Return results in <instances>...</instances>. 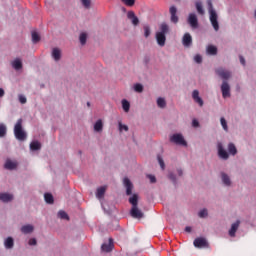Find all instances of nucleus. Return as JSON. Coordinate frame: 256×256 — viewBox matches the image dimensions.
Wrapping results in <instances>:
<instances>
[{
	"instance_id": "24",
	"label": "nucleus",
	"mask_w": 256,
	"mask_h": 256,
	"mask_svg": "<svg viewBox=\"0 0 256 256\" xmlns=\"http://www.w3.org/2000/svg\"><path fill=\"white\" fill-rule=\"evenodd\" d=\"M4 246L6 249H12L14 247V240L12 237H8L5 242Z\"/></svg>"
},
{
	"instance_id": "58",
	"label": "nucleus",
	"mask_w": 256,
	"mask_h": 256,
	"mask_svg": "<svg viewBox=\"0 0 256 256\" xmlns=\"http://www.w3.org/2000/svg\"><path fill=\"white\" fill-rule=\"evenodd\" d=\"M255 18H256V10H255Z\"/></svg>"
},
{
	"instance_id": "45",
	"label": "nucleus",
	"mask_w": 256,
	"mask_h": 256,
	"mask_svg": "<svg viewBox=\"0 0 256 256\" xmlns=\"http://www.w3.org/2000/svg\"><path fill=\"white\" fill-rule=\"evenodd\" d=\"M18 99H19V102H20L21 104H26V103H27V98H26V96H23L22 94H20V95L18 96Z\"/></svg>"
},
{
	"instance_id": "36",
	"label": "nucleus",
	"mask_w": 256,
	"mask_h": 256,
	"mask_svg": "<svg viewBox=\"0 0 256 256\" xmlns=\"http://www.w3.org/2000/svg\"><path fill=\"white\" fill-rule=\"evenodd\" d=\"M220 123H221L223 130L228 132L229 128H228V123H227L226 118H220Z\"/></svg>"
},
{
	"instance_id": "11",
	"label": "nucleus",
	"mask_w": 256,
	"mask_h": 256,
	"mask_svg": "<svg viewBox=\"0 0 256 256\" xmlns=\"http://www.w3.org/2000/svg\"><path fill=\"white\" fill-rule=\"evenodd\" d=\"M130 215L134 219H142V218H144V213L141 210H139L138 206L131 208Z\"/></svg>"
},
{
	"instance_id": "9",
	"label": "nucleus",
	"mask_w": 256,
	"mask_h": 256,
	"mask_svg": "<svg viewBox=\"0 0 256 256\" xmlns=\"http://www.w3.org/2000/svg\"><path fill=\"white\" fill-rule=\"evenodd\" d=\"M177 8L176 6H170L169 13H170V21L174 24H177L179 22V17L177 16Z\"/></svg>"
},
{
	"instance_id": "1",
	"label": "nucleus",
	"mask_w": 256,
	"mask_h": 256,
	"mask_svg": "<svg viewBox=\"0 0 256 256\" xmlns=\"http://www.w3.org/2000/svg\"><path fill=\"white\" fill-rule=\"evenodd\" d=\"M207 5H208V12L210 15L209 16L210 23H211L214 31L218 32L220 30V25L218 22V14H217L216 10L214 9L212 0H208Z\"/></svg>"
},
{
	"instance_id": "26",
	"label": "nucleus",
	"mask_w": 256,
	"mask_h": 256,
	"mask_svg": "<svg viewBox=\"0 0 256 256\" xmlns=\"http://www.w3.org/2000/svg\"><path fill=\"white\" fill-rule=\"evenodd\" d=\"M228 152H229L230 155H233V156L237 155L238 150H237L236 146L233 143L228 144Z\"/></svg>"
},
{
	"instance_id": "41",
	"label": "nucleus",
	"mask_w": 256,
	"mask_h": 256,
	"mask_svg": "<svg viewBox=\"0 0 256 256\" xmlns=\"http://www.w3.org/2000/svg\"><path fill=\"white\" fill-rule=\"evenodd\" d=\"M58 217L60 219L69 220L68 214L66 212H64V211H59L58 212Z\"/></svg>"
},
{
	"instance_id": "4",
	"label": "nucleus",
	"mask_w": 256,
	"mask_h": 256,
	"mask_svg": "<svg viewBox=\"0 0 256 256\" xmlns=\"http://www.w3.org/2000/svg\"><path fill=\"white\" fill-rule=\"evenodd\" d=\"M221 92H222V97L224 99L231 97V86L224 80L221 84Z\"/></svg>"
},
{
	"instance_id": "3",
	"label": "nucleus",
	"mask_w": 256,
	"mask_h": 256,
	"mask_svg": "<svg viewBox=\"0 0 256 256\" xmlns=\"http://www.w3.org/2000/svg\"><path fill=\"white\" fill-rule=\"evenodd\" d=\"M14 136L19 141H25L27 139V134L23 130V120L19 118L14 125Z\"/></svg>"
},
{
	"instance_id": "52",
	"label": "nucleus",
	"mask_w": 256,
	"mask_h": 256,
	"mask_svg": "<svg viewBox=\"0 0 256 256\" xmlns=\"http://www.w3.org/2000/svg\"><path fill=\"white\" fill-rule=\"evenodd\" d=\"M148 178L150 179V182L151 183H156V177L152 176V175H149Z\"/></svg>"
},
{
	"instance_id": "29",
	"label": "nucleus",
	"mask_w": 256,
	"mask_h": 256,
	"mask_svg": "<svg viewBox=\"0 0 256 256\" xmlns=\"http://www.w3.org/2000/svg\"><path fill=\"white\" fill-rule=\"evenodd\" d=\"M207 53L209 55H217L218 54V48H216V46H207Z\"/></svg>"
},
{
	"instance_id": "43",
	"label": "nucleus",
	"mask_w": 256,
	"mask_h": 256,
	"mask_svg": "<svg viewBox=\"0 0 256 256\" xmlns=\"http://www.w3.org/2000/svg\"><path fill=\"white\" fill-rule=\"evenodd\" d=\"M126 6L132 7L135 5L136 0H121Z\"/></svg>"
},
{
	"instance_id": "57",
	"label": "nucleus",
	"mask_w": 256,
	"mask_h": 256,
	"mask_svg": "<svg viewBox=\"0 0 256 256\" xmlns=\"http://www.w3.org/2000/svg\"><path fill=\"white\" fill-rule=\"evenodd\" d=\"M122 10L125 12V11H126V8H122Z\"/></svg>"
},
{
	"instance_id": "38",
	"label": "nucleus",
	"mask_w": 256,
	"mask_h": 256,
	"mask_svg": "<svg viewBox=\"0 0 256 256\" xmlns=\"http://www.w3.org/2000/svg\"><path fill=\"white\" fill-rule=\"evenodd\" d=\"M79 41L81 45H85L87 43V34H85V32H82V34H80Z\"/></svg>"
},
{
	"instance_id": "48",
	"label": "nucleus",
	"mask_w": 256,
	"mask_h": 256,
	"mask_svg": "<svg viewBox=\"0 0 256 256\" xmlns=\"http://www.w3.org/2000/svg\"><path fill=\"white\" fill-rule=\"evenodd\" d=\"M192 126L198 128L200 126V122L196 119L192 120Z\"/></svg>"
},
{
	"instance_id": "23",
	"label": "nucleus",
	"mask_w": 256,
	"mask_h": 256,
	"mask_svg": "<svg viewBox=\"0 0 256 256\" xmlns=\"http://www.w3.org/2000/svg\"><path fill=\"white\" fill-rule=\"evenodd\" d=\"M138 200L139 197L137 194L132 195V197L129 198V203L132 205V207H138Z\"/></svg>"
},
{
	"instance_id": "22",
	"label": "nucleus",
	"mask_w": 256,
	"mask_h": 256,
	"mask_svg": "<svg viewBox=\"0 0 256 256\" xmlns=\"http://www.w3.org/2000/svg\"><path fill=\"white\" fill-rule=\"evenodd\" d=\"M34 231V227L32 225H25L21 227V232L23 234H30Z\"/></svg>"
},
{
	"instance_id": "32",
	"label": "nucleus",
	"mask_w": 256,
	"mask_h": 256,
	"mask_svg": "<svg viewBox=\"0 0 256 256\" xmlns=\"http://www.w3.org/2000/svg\"><path fill=\"white\" fill-rule=\"evenodd\" d=\"M31 37H32V42L34 44H37L41 40V36L38 34V32H32Z\"/></svg>"
},
{
	"instance_id": "37",
	"label": "nucleus",
	"mask_w": 256,
	"mask_h": 256,
	"mask_svg": "<svg viewBox=\"0 0 256 256\" xmlns=\"http://www.w3.org/2000/svg\"><path fill=\"white\" fill-rule=\"evenodd\" d=\"M7 134V127L5 124H0V138L5 137Z\"/></svg>"
},
{
	"instance_id": "7",
	"label": "nucleus",
	"mask_w": 256,
	"mask_h": 256,
	"mask_svg": "<svg viewBox=\"0 0 256 256\" xmlns=\"http://www.w3.org/2000/svg\"><path fill=\"white\" fill-rule=\"evenodd\" d=\"M215 72L223 80H228L232 76L231 72L229 70H224V68H217Z\"/></svg>"
},
{
	"instance_id": "16",
	"label": "nucleus",
	"mask_w": 256,
	"mask_h": 256,
	"mask_svg": "<svg viewBox=\"0 0 256 256\" xmlns=\"http://www.w3.org/2000/svg\"><path fill=\"white\" fill-rule=\"evenodd\" d=\"M192 42H193V38L191 34L189 33L184 34L183 40H182L183 46L190 47L192 45Z\"/></svg>"
},
{
	"instance_id": "17",
	"label": "nucleus",
	"mask_w": 256,
	"mask_h": 256,
	"mask_svg": "<svg viewBox=\"0 0 256 256\" xmlns=\"http://www.w3.org/2000/svg\"><path fill=\"white\" fill-rule=\"evenodd\" d=\"M11 66L16 71L21 70L23 68L22 60H20V58H15V60L11 62Z\"/></svg>"
},
{
	"instance_id": "54",
	"label": "nucleus",
	"mask_w": 256,
	"mask_h": 256,
	"mask_svg": "<svg viewBox=\"0 0 256 256\" xmlns=\"http://www.w3.org/2000/svg\"><path fill=\"white\" fill-rule=\"evenodd\" d=\"M185 232L191 233L192 232V228L191 227H186L185 228Z\"/></svg>"
},
{
	"instance_id": "47",
	"label": "nucleus",
	"mask_w": 256,
	"mask_h": 256,
	"mask_svg": "<svg viewBox=\"0 0 256 256\" xmlns=\"http://www.w3.org/2000/svg\"><path fill=\"white\" fill-rule=\"evenodd\" d=\"M158 163H159L161 169L165 170V167H166L165 166V162H164V160L161 157H158Z\"/></svg>"
},
{
	"instance_id": "13",
	"label": "nucleus",
	"mask_w": 256,
	"mask_h": 256,
	"mask_svg": "<svg viewBox=\"0 0 256 256\" xmlns=\"http://www.w3.org/2000/svg\"><path fill=\"white\" fill-rule=\"evenodd\" d=\"M123 184L126 188V195L131 196L134 186H133L132 182L130 181V179L124 178Z\"/></svg>"
},
{
	"instance_id": "5",
	"label": "nucleus",
	"mask_w": 256,
	"mask_h": 256,
	"mask_svg": "<svg viewBox=\"0 0 256 256\" xmlns=\"http://www.w3.org/2000/svg\"><path fill=\"white\" fill-rule=\"evenodd\" d=\"M170 142H173L176 145L187 146V142L185 141L184 137L181 134H174L170 138Z\"/></svg>"
},
{
	"instance_id": "14",
	"label": "nucleus",
	"mask_w": 256,
	"mask_h": 256,
	"mask_svg": "<svg viewBox=\"0 0 256 256\" xmlns=\"http://www.w3.org/2000/svg\"><path fill=\"white\" fill-rule=\"evenodd\" d=\"M127 18L129 20H131V23L134 26H138L139 23H140V20H139L138 16H136L135 12H133V11L127 12Z\"/></svg>"
},
{
	"instance_id": "25",
	"label": "nucleus",
	"mask_w": 256,
	"mask_h": 256,
	"mask_svg": "<svg viewBox=\"0 0 256 256\" xmlns=\"http://www.w3.org/2000/svg\"><path fill=\"white\" fill-rule=\"evenodd\" d=\"M122 104V109L125 113H128L130 111L131 108V104L128 100H122L121 102Z\"/></svg>"
},
{
	"instance_id": "10",
	"label": "nucleus",
	"mask_w": 256,
	"mask_h": 256,
	"mask_svg": "<svg viewBox=\"0 0 256 256\" xmlns=\"http://www.w3.org/2000/svg\"><path fill=\"white\" fill-rule=\"evenodd\" d=\"M192 99L194 100L195 103H197L200 107L204 106V100L200 96L199 90H193L192 92Z\"/></svg>"
},
{
	"instance_id": "46",
	"label": "nucleus",
	"mask_w": 256,
	"mask_h": 256,
	"mask_svg": "<svg viewBox=\"0 0 256 256\" xmlns=\"http://www.w3.org/2000/svg\"><path fill=\"white\" fill-rule=\"evenodd\" d=\"M194 61L198 64L202 63L203 58L202 56H200V54H196V56H194Z\"/></svg>"
},
{
	"instance_id": "8",
	"label": "nucleus",
	"mask_w": 256,
	"mask_h": 256,
	"mask_svg": "<svg viewBox=\"0 0 256 256\" xmlns=\"http://www.w3.org/2000/svg\"><path fill=\"white\" fill-rule=\"evenodd\" d=\"M217 149H218V156L219 158L223 160H228L229 159V153L224 149V146L222 143L217 144Z\"/></svg>"
},
{
	"instance_id": "34",
	"label": "nucleus",
	"mask_w": 256,
	"mask_h": 256,
	"mask_svg": "<svg viewBox=\"0 0 256 256\" xmlns=\"http://www.w3.org/2000/svg\"><path fill=\"white\" fill-rule=\"evenodd\" d=\"M44 200L47 204H53L54 203V197L52 194L46 193L44 194Z\"/></svg>"
},
{
	"instance_id": "12",
	"label": "nucleus",
	"mask_w": 256,
	"mask_h": 256,
	"mask_svg": "<svg viewBox=\"0 0 256 256\" xmlns=\"http://www.w3.org/2000/svg\"><path fill=\"white\" fill-rule=\"evenodd\" d=\"M188 24L193 28L197 29L199 26L198 18L196 14H189L188 16Z\"/></svg>"
},
{
	"instance_id": "6",
	"label": "nucleus",
	"mask_w": 256,
	"mask_h": 256,
	"mask_svg": "<svg viewBox=\"0 0 256 256\" xmlns=\"http://www.w3.org/2000/svg\"><path fill=\"white\" fill-rule=\"evenodd\" d=\"M195 248H209V243L205 238H196L193 242Z\"/></svg>"
},
{
	"instance_id": "35",
	"label": "nucleus",
	"mask_w": 256,
	"mask_h": 256,
	"mask_svg": "<svg viewBox=\"0 0 256 256\" xmlns=\"http://www.w3.org/2000/svg\"><path fill=\"white\" fill-rule=\"evenodd\" d=\"M196 10H197L198 14H200V15L205 14V10L203 8L202 2H196Z\"/></svg>"
},
{
	"instance_id": "53",
	"label": "nucleus",
	"mask_w": 256,
	"mask_h": 256,
	"mask_svg": "<svg viewBox=\"0 0 256 256\" xmlns=\"http://www.w3.org/2000/svg\"><path fill=\"white\" fill-rule=\"evenodd\" d=\"M5 95V90L3 88H0V98L4 97Z\"/></svg>"
},
{
	"instance_id": "2",
	"label": "nucleus",
	"mask_w": 256,
	"mask_h": 256,
	"mask_svg": "<svg viewBox=\"0 0 256 256\" xmlns=\"http://www.w3.org/2000/svg\"><path fill=\"white\" fill-rule=\"evenodd\" d=\"M169 33V26L166 23L160 25V32H156V41L160 47H164L166 45V34Z\"/></svg>"
},
{
	"instance_id": "19",
	"label": "nucleus",
	"mask_w": 256,
	"mask_h": 256,
	"mask_svg": "<svg viewBox=\"0 0 256 256\" xmlns=\"http://www.w3.org/2000/svg\"><path fill=\"white\" fill-rule=\"evenodd\" d=\"M18 164L16 162H12L11 160H7L4 164V168L7 170H14L16 169Z\"/></svg>"
},
{
	"instance_id": "51",
	"label": "nucleus",
	"mask_w": 256,
	"mask_h": 256,
	"mask_svg": "<svg viewBox=\"0 0 256 256\" xmlns=\"http://www.w3.org/2000/svg\"><path fill=\"white\" fill-rule=\"evenodd\" d=\"M169 179L172 180L173 182H176V176L172 173L169 174Z\"/></svg>"
},
{
	"instance_id": "44",
	"label": "nucleus",
	"mask_w": 256,
	"mask_h": 256,
	"mask_svg": "<svg viewBox=\"0 0 256 256\" xmlns=\"http://www.w3.org/2000/svg\"><path fill=\"white\" fill-rule=\"evenodd\" d=\"M198 215L200 218H205L208 216V210L207 209L201 210Z\"/></svg>"
},
{
	"instance_id": "42",
	"label": "nucleus",
	"mask_w": 256,
	"mask_h": 256,
	"mask_svg": "<svg viewBox=\"0 0 256 256\" xmlns=\"http://www.w3.org/2000/svg\"><path fill=\"white\" fill-rule=\"evenodd\" d=\"M144 36L145 38H148L151 35V28L150 26H144Z\"/></svg>"
},
{
	"instance_id": "28",
	"label": "nucleus",
	"mask_w": 256,
	"mask_h": 256,
	"mask_svg": "<svg viewBox=\"0 0 256 256\" xmlns=\"http://www.w3.org/2000/svg\"><path fill=\"white\" fill-rule=\"evenodd\" d=\"M221 179H222L223 184H225L226 186H231V179L227 174L222 173Z\"/></svg>"
},
{
	"instance_id": "18",
	"label": "nucleus",
	"mask_w": 256,
	"mask_h": 256,
	"mask_svg": "<svg viewBox=\"0 0 256 256\" xmlns=\"http://www.w3.org/2000/svg\"><path fill=\"white\" fill-rule=\"evenodd\" d=\"M101 250L104 251V252H107V253L111 252L113 250V239L110 238L108 244H103L101 246Z\"/></svg>"
},
{
	"instance_id": "15",
	"label": "nucleus",
	"mask_w": 256,
	"mask_h": 256,
	"mask_svg": "<svg viewBox=\"0 0 256 256\" xmlns=\"http://www.w3.org/2000/svg\"><path fill=\"white\" fill-rule=\"evenodd\" d=\"M240 224H241V221L238 220V221H236L235 223H233L231 225V228L229 230V236L230 237H236V233H237V231L240 227Z\"/></svg>"
},
{
	"instance_id": "55",
	"label": "nucleus",
	"mask_w": 256,
	"mask_h": 256,
	"mask_svg": "<svg viewBox=\"0 0 256 256\" xmlns=\"http://www.w3.org/2000/svg\"><path fill=\"white\" fill-rule=\"evenodd\" d=\"M177 172H178L179 176H183V171L182 170H177Z\"/></svg>"
},
{
	"instance_id": "50",
	"label": "nucleus",
	"mask_w": 256,
	"mask_h": 256,
	"mask_svg": "<svg viewBox=\"0 0 256 256\" xmlns=\"http://www.w3.org/2000/svg\"><path fill=\"white\" fill-rule=\"evenodd\" d=\"M239 60H240L241 65H243V66L246 65V60H245L244 56H239Z\"/></svg>"
},
{
	"instance_id": "56",
	"label": "nucleus",
	"mask_w": 256,
	"mask_h": 256,
	"mask_svg": "<svg viewBox=\"0 0 256 256\" xmlns=\"http://www.w3.org/2000/svg\"><path fill=\"white\" fill-rule=\"evenodd\" d=\"M87 106L90 107V102H87Z\"/></svg>"
},
{
	"instance_id": "39",
	"label": "nucleus",
	"mask_w": 256,
	"mask_h": 256,
	"mask_svg": "<svg viewBox=\"0 0 256 256\" xmlns=\"http://www.w3.org/2000/svg\"><path fill=\"white\" fill-rule=\"evenodd\" d=\"M134 90L135 92L142 93L144 91V86L142 84H135Z\"/></svg>"
},
{
	"instance_id": "30",
	"label": "nucleus",
	"mask_w": 256,
	"mask_h": 256,
	"mask_svg": "<svg viewBox=\"0 0 256 256\" xmlns=\"http://www.w3.org/2000/svg\"><path fill=\"white\" fill-rule=\"evenodd\" d=\"M94 131H96V132L103 131V122H102V120H98L97 122H95Z\"/></svg>"
},
{
	"instance_id": "27",
	"label": "nucleus",
	"mask_w": 256,
	"mask_h": 256,
	"mask_svg": "<svg viewBox=\"0 0 256 256\" xmlns=\"http://www.w3.org/2000/svg\"><path fill=\"white\" fill-rule=\"evenodd\" d=\"M107 188L106 187H100L97 189L96 197L98 199H102L106 193Z\"/></svg>"
},
{
	"instance_id": "21",
	"label": "nucleus",
	"mask_w": 256,
	"mask_h": 256,
	"mask_svg": "<svg viewBox=\"0 0 256 256\" xmlns=\"http://www.w3.org/2000/svg\"><path fill=\"white\" fill-rule=\"evenodd\" d=\"M52 58L55 61H59L61 59V50L59 48H53V50H52Z\"/></svg>"
},
{
	"instance_id": "31",
	"label": "nucleus",
	"mask_w": 256,
	"mask_h": 256,
	"mask_svg": "<svg viewBox=\"0 0 256 256\" xmlns=\"http://www.w3.org/2000/svg\"><path fill=\"white\" fill-rule=\"evenodd\" d=\"M41 149V143H39L38 141H34L30 144V150L31 151H37Z\"/></svg>"
},
{
	"instance_id": "20",
	"label": "nucleus",
	"mask_w": 256,
	"mask_h": 256,
	"mask_svg": "<svg viewBox=\"0 0 256 256\" xmlns=\"http://www.w3.org/2000/svg\"><path fill=\"white\" fill-rule=\"evenodd\" d=\"M0 200L4 203H8L13 200V195L7 194V193H1L0 194Z\"/></svg>"
},
{
	"instance_id": "49",
	"label": "nucleus",
	"mask_w": 256,
	"mask_h": 256,
	"mask_svg": "<svg viewBox=\"0 0 256 256\" xmlns=\"http://www.w3.org/2000/svg\"><path fill=\"white\" fill-rule=\"evenodd\" d=\"M28 244H29L30 246H35V245H37V240H36V239H30L29 242H28Z\"/></svg>"
},
{
	"instance_id": "40",
	"label": "nucleus",
	"mask_w": 256,
	"mask_h": 256,
	"mask_svg": "<svg viewBox=\"0 0 256 256\" xmlns=\"http://www.w3.org/2000/svg\"><path fill=\"white\" fill-rule=\"evenodd\" d=\"M118 126H119V131L122 132L123 130L125 132H128L129 131V127L126 126V124H122V122H118Z\"/></svg>"
},
{
	"instance_id": "33",
	"label": "nucleus",
	"mask_w": 256,
	"mask_h": 256,
	"mask_svg": "<svg viewBox=\"0 0 256 256\" xmlns=\"http://www.w3.org/2000/svg\"><path fill=\"white\" fill-rule=\"evenodd\" d=\"M157 106L161 109H164L167 106L165 98H157Z\"/></svg>"
}]
</instances>
